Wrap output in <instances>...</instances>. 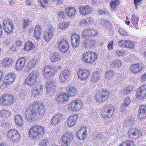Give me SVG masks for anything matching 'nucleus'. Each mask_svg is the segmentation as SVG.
I'll list each match as a JSON object with an SVG mask.
<instances>
[{"instance_id": "obj_1", "label": "nucleus", "mask_w": 146, "mask_h": 146, "mask_svg": "<svg viewBox=\"0 0 146 146\" xmlns=\"http://www.w3.org/2000/svg\"><path fill=\"white\" fill-rule=\"evenodd\" d=\"M44 106L39 102H35L33 106L27 108L26 117L27 120L33 122L36 117H42L45 113Z\"/></svg>"}, {"instance_id": "obj_2", "label": "nucleus", "mask_w": 146, "mask_h": 146, "mask_svg": "<svg viewBox=\"0 0 146 146\" xmlns=\"http://www.w3.org/2000/svg\"><path fill=\"white\" fill-rule=\"evenodd\" d=\"M45 132L44 127L40 125L33 126L29 131V137L33 139H38L44 134Z\"/></svg>"}, {"instance_id": "obj_3", "label": "nucleus", "mask_w": 146, "mask_h": 146, "mask_svg": "<svg viewBox=\"0 0 146 146\" xmlns=\"http://www.w3.org/2000/svg\"><path fill=\"white\" fill-rule=\"evenodd\" d=\"M98 58L96 53L92 51L84 53L82 56V60L87 63H93L97 61Z\"/></svg>"}, {"instance_id": "obj_4", "label": "nucleus", "mask_w": 146, "mask_h": 146, "mask_svg": "<svg viewBox=\"0 0 146 146\" xmlns=\"http://www.w3.org/2000/svg\"><path fill=\"white\" fill-rule=\"evenodd\" d=\"M14 100V98L13 94H6L1 98L0 104L2 106H10L13 104Z\"/></svg>"}, {"instance_id": "obj_5", "label": "nucleus", "mask_w": 146, "mask_h": 146, "mask_svg": "<svg viewBox=\"0 0 146 146\" xmlns=\"http://www.w3.org/2000/svg\"><path fill=\"white\" fill-rule=\"evenodd\" d=\"M38 75V72L35 71L31 72L25 80V84L30 86H33L36 83Z\"/></svg>"}, {"instance_id": "obj_6", "label": "nucleus", "mask_w": 146, "mask_h": 146, "mask_svg": "<svg viewBox=\"0 0 146 146\" xmlns=\"http://www.w3.org/2000/svg\"><path fill=\"white\" fill-rule=\"evenodd\" d=\"M110 93L108 90H103L98 92L95 98L98 102H101L108 100V97Z\"/></svg>"}, {"instance_id": "obj_7", "label": "nucleus", "mask_w": 146, "mask_h": 146, "mask_svg": "<svg viewBox=\"0 0 146 146\" xmlns=\"http://www.w3.org/2000/svg\"><path fill=\"white\" fill-rule=\"evenodd\" d=\"M114 111V107L112 105H106L104 107V111L102 112L101 115L104 118L107 119L111 116Z\"/></svg>"}, {"instance_id": "obj_8", "label": "nucleus", "mask_w": 146, "mask_h": 146, "mask_svg": "<svg viewBox=\"0 0 146 146\" xmlns=\"http://www.w3.org/2000/svg\"><path fill=\"white\" fill-rule=\"evenodd\" d=\"M3 25L5 32L10 34L13 31V23L9 18H6L3 21Z\"/></svg>"}, {"instance_id": "obj_9", "label": "nucleus", "mask_w": 146, "mask_h": 146, "mask_svg": "<svg viewBox=\"0 0 146 146\" xmlns=\"http://www.w3.org/2000/svg\"><path fill=\"white\" fill-rule=\"evenodd\" d=\"M73 139V135L71 132H68L62 136L63 146H69Z\"/></svg>"}, {"instance_id": "obj_10", "label": "nucleus", "mask_w": 146, "mask_h": 146, "mask_svg": "<svg viewBox=\"0 0 146 146\" xmlns=\"http://www.w3.org/2000/svg\"><path fill=\"white\" fill-rule=\"evenodd\" d=\"M83 102L80 99L73 101L69 104V108L72 111H76L80 109L83 106Z\"/></svg>"}, {"instance_id": "obj_11", "label": "nucleus", "mask_w": 146, "mask_h": 146, "mask_svg": "<svg viewBox=\"0 0 146 146\" xmlns=\"http://www.w3.org/2000/svg\"><path fill=\"white\" fill-rule=\"evenodd\" d=\"M8 137L13 141H17L20 139L21 135L16 130L11 129L8 132Z\"/></svg>"}, {"instance_id": "obj_12", "label": "nucleus", "mask_w": 146, "mask_h": 146, "mask_svg": "<svg viewBox=\"0 0 146 146\" xmlns=\"http://www.w3.org/2000/svg\"><path fill=\"white\" fill-rule=\"evenodd\" d=\"M55 69L50 65L46 66L44 69L43 74L46 79H49L55 72Z\"/></svg>"}, {"instance_id": "obj_13", "label": "nucleus", "mask_w": 146, "mask_h": 146, "mask_svg": "<svg viewBox=\"0 0 146 146\" xmlns=\"http://www.w3.org/2000/svg\"><path fill=\"white\" fill-rule=\"evenodd\" d=\"M58 45L60 50L62 52H65L68 51L69 44L67 40H62L58 43Z\"/></svg>"}, {"instance_id": "obj_14", "label": "nucleus", "mask_w": 146, "mask_h": 146, "mask_svg": "<svg viewBox=\"0 0 146 146\" xmlns=\"http://www.w3.org/2000/svg\"><path fill=\"white\" fill-rule=\"evenodd\" d=\"M82 37L84 38H89L91 37L96 36L98 32L94 29H86L82 32Z\"/></svg>"}, {"instance_id": "obj_15", "label": "nucleus", "mask_w": 146, "mask_h": 146, "mask_svg": "<svg viewBox=\"0 0 146 146\" xmlns=\"http://www.w3.org/2000/svg\"><path fill=\"white\" fill-rule=\"evenodd\" d=\"M15 78V75L14 74H10L5 76L3 81V86L6 87L9 85L11 84Z\"/></svg>"}, {"instance_id": "obj_16", "label": "nucleus", "mask_w": 146, "mask_h": 146, "mask_svg": "<svg viewBox=\"0 0 146 146\" xmlns=\"http://www.w3.org/2000/svg\"><path fill=\"white\" fill-rule=\"evenodd\" d=\"M136 98L137 100H140L144 98L146 95V85L141 86L139 88L136 93Z\"/></svg>"}, {"instance_id": "obj_17", "label": "nucleus", "mask_w": 146, "mask_h": 146, "mask_svg": "<svg viewBox=\"0 0 146 146\" xmlns=\"http://www.w3.org/2000/svg\"><path fill=\"white\" fill-rule=\"evenodd\" d=\"M78 78L81 80H86L90 76V71L87 69H80L77 72Z\"/></svg>"}, {"instance_id": "obj_18", "label": "nucleus", "mask_w": 146, "mask_h": 146, "mask_svg": "<svg viewBox=\"0 0 146 146\" xmlns=\"http://www.w3.org/2000/svg\"><path fill=\"white\" fill-rule=\"evenodd\" d=\"M142 135V133L138 129H131L128 131V135L131 138H137Z\"/></svg>"}, {"instance_id": "obj_19", "label": "nucleus", "mask_w": 146, "mask_h": 146, "mask_svg": "<svg viewBox=\"0 0 146 146\" xmlns=\"http://www.w3.org/2000/svg\"><path fill=\"white\" fill-rule=\"evenodd\" d=\"M54 30L53 27L50 26L44 33V38L46 42H48L52 37Z\"/></svg>"}, {"instance_id": "obj_20", "label": "nucleus", "mask_w": 146, "mask_h": 146, "mask_svg": "<svg viewBox=\"0 0 146 146\" xmlns=\"http://www.w3.org/2000/svg\"><path fill=\"white\" fill-rule=\"evenodd\" d=\"M26 62V58L24 57L19 58L17 61L16 64V69L17 70H21L25 67Z\"/></svg>"}, {"instance_id": "obj_21", "label": "nucleus", "mask_w": 146, "mask_h": 146, "mask_svg": "<svg viewBox=\"0 0 146 146\" xmlns=\"http://www.w3.org/2000/svg\"><path fill=\"white\" fill-rule=\"evenodd\" d=\"M71 39L73 46L75 47L78 46L80 42V35L74 33L72 35Z\"/></svg>"}, {"instance_id": "obj_22", "label": "nucleus", "mask_w": 146, "mask_h": 146, "mask_svg": "<svg viewBox=\"0 0 146 146\" xmlns=\"http://www.w3.org/2000/svg\"><path fill=\"white\" fill-rule=\"evenodd\" d=\"M79 9L81 14L84 15L89 14L92 11V9L90 7L86 5L80 7Z\"/></svg>"}, {"instance_id": "obj_23", "label": "nucleus", "mask_w": 146, "mask_h": 146, "mask_svg": "<svg viewBox=\"0 0 146 146\" xmlns=\"http://www.w3.org/2000/svg\"><path fill=\"white\" fill-rule=\"evenodd\" d=\"M56 82L54 80L49 81L46 82V88L48 93L53 92L55 90Z\"/></svg>"}, {"instance_id": "obj_24", "label": "nucleus", "mask_w": 146, "mask_h": 146, "mask_svg": "<svg viewBox=\"0 0 146 146\" xmlns=\"http://www.w3.org/2000/svg\"><path fill=\"white\" fill-rule=\"evenodd\" d=\"M62 115L60 113L55 115L51 119L50 123L52 125H55L58 124L62 120Z\"/></svg>"}, {"instance_id": "obj_25", "label": "nucleus", "mask_w": 146, "mask_h": 146, "mask_svg": "<svg viewBox=\"0 0 146 146\" xmlns=\"http://www.w3.org/2000/svg\"><path fill=\"white\" fill-rule=\"evenodd\" d=\"M66 93L68 97L73 96L76 94L77 90L74 86L69 85L66 88Z\"/></svg>"}, {"instance_id": "obj_26", "label": "nucleus", "mask_w": 146, "mask_h": 146, "mask_svg": "<svg viewBox=\"0 0 146 146\" xmlns=\"http://www.w3.org/2000/svg\"><path fill=\"white\" fill-rule=\"evenodd\" d=\"M70 74V73L68 70L65 69L60 73L59 78L60 80L62 83L66 82L67 79V76Z\"/></svg>"}, {"instance_id": "obj_27", "label": "nucleus", "mask_w": 146, "mask_h": 146, "mask_svg": "<svg viewBox=\"0 0 146 146\" xmlns=\"http://www.w3.org/2000/svg\"><path fill=\"white\" fill-rule=\"evenodd\" d=\"M43 87L40 84H38L33 88L32 93L33 95L37 96L40 94L42 92Z\"/></svg>"}, {"instance_id": "obj_28", "label": "nucleus", "mask_w": 146, "mask_h": 146, "mask_svg": "<svg viewBox=\"0 0 146 146\" xmlns=\"http://www.w3.org/2000/svg\"><path fill=\"white\" fill-rule=\"evenodd\" d=\"M78 118V115L77 114L70 117L67 121L68 126L71 127L74 125L76 123Z\"/></svg>"}, {"instance_id": "obj_29", "label": "nucleus", "mask_w": 146, "mask_h": 146, "mask_svg": "<svg viewBox=\"0 0 146 146\" xmlns=\"http://www.w3.org/2000/svg\"><path fill=\"white\" fill-rule=\"evenodd\" d=\"M42 29L38 26H36L34 30V37L37 40H38L42 33Z\"/></svg>"}, {"instance_id": "obj_30", "label": "nucleus", "mask_w": 146, "mask_h": 146, "mask_svg": "<svg viewBox=\"0 0 146 146\" xmlns=\"http://www.w3.org/2000/svg\"><path fill=\"white\" fill-rule=\"evenodd\" d=\"M142 65L138 64H133L131 67V70L133 73H137L140 72L142 70Z\"/></svg>"}, {"instance_id": "obj_31", "label": "nucleus", "mask_w": 146, "mask_h": 146, "mask_svg": "<svg viewBox=\"0 0 146 146\" xmlns=\"http://www.w3.org/2000/svg\"><path fill=\"white\" fill-rule=\"evenodd\" d=\"M15 121L19 127H22L23 125V120L22 117L19 115H16L15 117Z\"/></svg>"}, {"instance_id": "obj_32", "label": "nucleus", "mask_w": 146, "mask_h": 146, "mask_svg": "<svg viewBox=\"0 0 146 146\" xmlns=\"http://www.w3.org/2000/svg\"><path fill=\"white\" fill-rule=\"evenodd\" d=\"M68 97L66 93L65 94L60 92L58 96L57 101L62 103L66 102L68 100Z\"/></svg>"}, {"instance_id": "obj_33", "label": "nucleus", "mask_w": 146, "mask_h": 146, "mask_svg": "<svg viewBox=\"0 0 146 146\" xmlns=\"http://www.w3.org/2000/svg\"><path fill=\"white\" fill-rule=\"evenodd\" d=\"M131 102V100L129 97H127L125 99L124 103L121 104V110L122 111H124V110L130 104Z\"/></svg>"}, {"instance_id": "obj_34", "label": "nucleus", "mask_w": 146, "mask_h": 146, "mask_svg": "<svg viewBox=\"0 0 146 146\" xmlns=\"http://www.w3.org/2000/svg\"><path fill=\"white\" fill-rule=\"evenodd\" d=\"M66 11L68 15L71 17L75 15L76 9L73 7H70L66 9Z\"/></svg>"}, {"instance_id": "obj_35", "label": "nucleus", "mask_w": 146, "mask_h": 146, "mask_svg": "<svg viewBox=\"0 0 146 146\" xmlns=\"http://www.w3.org/2000/svg\"><path fill=\"white\" fill-rule=\"evenodd\" d=\"M110 64L111 67H120L122 64V62L120 60L117 59L111 62Z\"/></svg>"}, {"instance_id": "obj_36", "label": "nucleus", "mask_w": 146, "mask_h": 146, "mask_svg": "<svg viewBox=\"0 0 146 146\" xmlns=\"http://www.w3.org/2000/svg\"><path fill=\"white\" fill-rule=\"evenodd\" d=\"M35 44L30 41H28L25 45L24 49L25 50H29L34 48Z\"/></svg>"}, {"instance_id": "obj_37", "label": "nucleus", "mask_w": 146, "mask_h": 146, "mask_svg": "<svg viewBox=\"0 0 146 146\" xmlns=\"http://www.w3.org/2000/svg\"><path fill=\"white\" fill-rule=\"evenodd\" d=\"M12 62L11 58H6L3 59L2 64L4 66L8 67L12 64Z\"/></svg>"}, {"instance_id": "obj_38", "label": "nucleus", "mask_w": 146, "mask_h": 146, "mask_svg": "<svg viewBox=\"0 0 146 146\" xmlns=\"http://www.w3.org/2000/svg\"><path fill=\"white\" fill-rule=\"evenodd\" d=\"M138 19L137 17L135 15H133L131 17V21L133 23V26L137 29H138Z\"/></svg>"}, {"instance_id": "obj_39", "label": "nucleus", "mask_w": 146, "mask_h": 146, "mask_svg": "<svg viewBox=\"0 0 146 146\" xmlns=\"http://www.w3.org/2000/svg\"><path fill=\"white\" fill-rule=\"evenodd\" d=\"M119 146H134L133 142L130 140L124 141Z\"/></svg>"}, {"instance_id": "obj_40", "label": "nucleus", "mask_w": 146, "mask_h": 146, "mask_svg": "<svg viewBox=\"0 0 146 146\" xmlns=\"http://www.w3.org/2000/svg\"><path fill=\"white\" fill-rule=\"evenodd\" d=\"M100 76L99 72H95L91 76V80L94 82H96Z\"/></svg>"}, {"instance_id": "obj_41", "label": "nucleus", "mask_w": 146, "mask_h": 146, "mask_svg": "<svg viewBox=\"0 0 146 146\" xmlns=\"http://www.w3.org/2000/svg\"><path fill=\"white\" fill-rule=\"evenodd\" d=\"M60 55H58L57 53H54L53 54L50 58L52 62H54L58 60H60Z\"/></svg>"}, {"instance_id": "obj_42", "label": "nucleus", "mask_w": 146, "mask_h": 146, "mask_svg": "<svg viewBox=\"0 0 146 146\" xmlns=\"http://www.w3.org/2000/svg\"><path fill=\"white\" fill-rule=\"evenodd\" d=\"M115 72L112 70L107 71L105 73V77L109 79L112 78L114 76Z\"/></svg>"}, {"instance_id": "obj_43", "label": "nucleus", "mask_w": 146, "mask_h": 146, "mask_svg": "<svg viewBox=\"0 0 146 146\" xmlns=\"http://www.w3.org/2000/svg\"><path fill=\"white\" fill-rule=\"evenodd\" d=\"M0 113L2 117H5L9 116L10 112L8 110H3L0 111Z\"/></svg>"}, {"instance_id": "obj_44", "label": "nucleus", "mask_w": 146, "mask_h": 146, "mask_svg": "<svg viewBox=\"0 0 146 146\" xmlns=\"http://www.w3.org/2000/svg\"><path fill=\"white\" fill-rule=\"evenodd\" d=\"M125 48H128L130 49H133L134 47L133 42L131 40H126L125 44Z\"/></svg>"}, {"instance_id": "obj_45", "label": "nucleus", "mask_w": 146, "mask_h": 146, "mask_svg": "<svg viewBox=\"0 0 146 146\" xmlns=\"http://www.w3.org/2000/svg\"><path fill=\"white\" fill-rule=\"evenodd\" d=\"M36 60H35L32 59L31 60L30 62L28 63L27 67L29 70H30L31 68H33L35 64Z\"/></svg>"}, {"instance_id": "obj_46", "label": "nucleus", "mask_w": 146, "mask_h": 146, "mask_svg": "<svg viewBox=\"0 0 146 146\" xmlns=\"http://www.w3.org/2000/svg\"><path fill=\"white\" fill-rule=\"evenodd\" d=\"M119 1L118 0L111 1L110 3L111 8L113 10H115L117 6Z\"/></svg>"}, {"instance_id": "obj_47", "label": "nucleus", "mask_w": 146, "mask_h": 146, "mask_svg": "<svg viewBox=\"0 0 146 146\" xmlns=\"http://www.w3.org/2000/svg\"><path fill=\"white\" fill-rule=\"evenodd\" d=\"M85 40L82 43L83 46L84 48H86L89 47L90 46V38H85Z\"/></svg>"}, {"instance_id": "obj_48", "label": "nucleus", "mask_w": 146, "mask_h": 146, "mask_svg": "<svg viewBox=\"0 0 146 146\" xmlns=\"http://www.w3.org/2000/svg\"><path fill=\"white\" fill-rule=\"evenodd\" d=\"M84 135H82V134L79 133L78 132L77 133V137L78 139V141L80 143L82 142L84 139L86 137L84 136Z\"/></svg>"}, {"instance_id": "obj_49", "label": "nucleus", "mask_w": 146, "mask_h": 146, "mask_svg": "<svg viewBox=\"0 0 146 146\" xmlns=\"http://www.w3.org/2000/svg\"><path fill=\"white\" fill-rule=\"evenodd\" d=\"M115 54L118 57L124 56L126 54L125 51L123 50H117Z\"/></svg>"}, {"instance_id": "obj_50", "label": "nucleus", "mask_w": 146, "mask_h": 146, "mask_svg": "<svg viewBox=\"0 0 146 146\" xmlns=\"http://www.w3.org/2000/svg\"><path fill=\"white\" fill-rule=\"evenodd\" d=\"M132 86H128L125 88L122 91L123 93L125 94H129L131 90L132 89Z\"/></svg>"}, {"instance_id": "obj_51", "label": "nucleus", "mask_w": 146, "mask_h": 146, "mask_svg": "<svg viewBox=\"0 0 146 146\" xmlns=\"http://www.w3.org/2000/svg\"><path fill=\"white\" fill-rule=\"evenodd\" d=\"M78 132L82 134V135H84V136L86 137L87 134L86 129L85 127L81 128L79 131Z\"/></svg>"}, {"instance_id": "obj_52", "label": "nucleus", "mask_w": 146, "mask_h": 146, "mask_svg": "<svg viewBox=\"0 0 146 146\" xmlns=\"http://www.w3.org/2000/svg\"><path fill=\"white\" fill-rule=\"evenodd\" d=\"M29 21L27 19H24L23 23V29L24 30H25L27 27L29 25Z\"/></svg>"}, {"instance_id": "obj_53", "label": "nucleus", "mask_w": 146, "mask_h": 146, "mask_svg": "<svg viewBox=\"0 0 146 146\" xmlns=\"http://www.w3.org/2000/svg\"><path fill=\"white\" fill-rule=\"evenodd\" d=\"M119 31L121 35L124 36L128 35L127 33V31L124 29H120L119 30Z\"/></svg>"}, {"instance_id": "obj_54", "label": "nucleus", "mask_w": 146, "mask_h": 146, "mask_svg": "<svg viewBox=\"0 0 146 146\" xmlns=\"http://www.w3.org/2000/svg\"><path fill=\"white\" fill-rule=\"evenodd\" d=\"M48 143V140L47 139L41 141L40 142L39 146H46Z\"/></svg>"}, {"instance_id": "obj_55", "label": "nucleus", "mask_w": 146, "mask_h": 146, "mask_svg": "<svg viewBox=\"0 0 146 146\" xmlns=\"http://www.w3.org/2000/svg\"><path fill=\"white\" fill-rule=\"evenodd\" d=\"M126 41V40H122L118 41V44L119 45L123 48H125Z\"/></svg>"}, {"instance_id": "obj_56", "label": "nucleus", "mask_w": 146, "mask_h": 146, "mask_svg": "<svg viewBox=\"0 0 146 146\" xmlns=\"http://www.w3.org/2000/svg\"><path fill=\"white\" fill-rule=\"evenodd\" d=\"M134 121V120L133 118L130 117L129 119V120H127L125 121V123L126 124L127 126H130V125L132 124Z\"/></svg>"}, {"instance_id": "obj_57", "label": "nucleus", "mask_w": 146, "mask_h": 146, "mask_svg": "<svg viewBox=\"0 0 146 146\" xmlns=\"http://www.w3.org/2000/svg\"><path fill=\"white\" fill-rule=\"evenodd\" d=\"M60 28L61 29H64L67 27L68 25L66 22L62 23V24L59 25Z\"/></svg>"}, {"instance_id": "obj_58", "label": "nucleus", "mask_w": 146, "mask_h": 146, "mask_svg": "<svg viewBox=\"0 0 146 146\" xmlns=\"http://www.w3.org/2000/svg\"><path fill=\"white\" fill-rule=\"evenodd\" d=\"M138 113H139V117L140 119H143L145 117L146 115V113L144 112H141L139 111Z\"/></svg>"}, {"instance_id": "obj_59", "label": "nucleus", "mask_w": 146, "mask_h": 146, "mask_svg": "<svg viewBox=\"0 0 146 146\" xmlns=\"http://www.w3.org/2000/svg\"><path fill=\"white\" fill-rule=\"evenodd\" d=\"M85 20L87 24L92 23L93 22V19L92 18H87Z\"/></svg>"}, {"instance_id": "obj_60", "label": "nucleus", "mask_w": 146, "mask_h": 146, "mask_svg": "<svg viewBox=\"0 0 146 146\" xmlns=\"http://www.w3.org/2000/svg\"><path fill=\"white\" fill-rule=\"evenodd\" d=\"M113 41L110 42L108 44V48L110 50H111L113 48Z\"/></svg>"}, {"instance_id": "obj_61", "label": "nucleus", "mask_w": 146, "mask_h": 146, "mask_svg": "<svg viewBox=\"0 0 146 146\" xmlns=\"http://www.w3.org/2000/svg\"><path fill=\"white\" fill-rule=\"evenodd\" d=\"M140 111L141 112H144L146 113V106L144 105H142L140 107Z\"/></svg>"}, {"instance_id": "obj_62", "label": "nucleus", "mask_w": 146, "mask_h": 146, "mask_svg": "<svg viewBox=\"0 0 146 146\" xmlns=\"http://www.w3.org/2000/svg\"><path fill=\"white\" fill-rule=\"evenodd\" d=\"M58 16L59 17V18L60 19H62L64 17V13L63 11H59L58 13Z\"/></svg>"}, {"instance_id": "obj_63", "label": "nucleus", "mask_w": 146, "mask_h": 146, "mask_svg": "<svg viewBox=\"0 0 146 146\" xmlns=\"http://www.w3.org/2000/svg\"><path fill=\"white\" fill-rule=\"evenodd\" d=\"M109 22V20L107 19H104L101 21V23L102 24V25L105 26V25Z\"/></svg>"}, {"instance_id": "obj_64", "label": "nucleus", "mask_w": 146, "mask_h": 146, "mask_svg": "<svg viewBox=\"0 0 146 146\" xmlns=\"http://www.w3.org/2000/svg\"><path fill=\"white\" fill-rule=\"evenodd\" d=\"M86 24H87V23L86 21V20L82 19L81 21L80 25L81 26H84Z\"/></svg>"}]
</instances>
